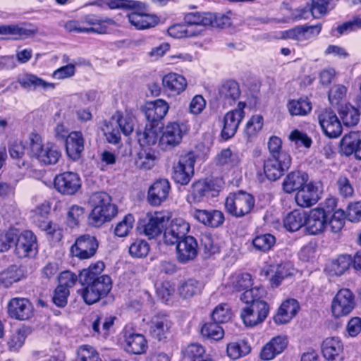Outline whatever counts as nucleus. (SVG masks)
<instances>
[{
    "label": "nucleus",
    "mask_w": 361,
    "mask_h": 361,
    "mask_svg": "<svg viewBox=\"0 0 361 361\" xmlns=\"http://www.w3.org/2000/svg\"><path fill=\"white\" fill-rule=\"evenodd\" d=\"M19 84L24 88L37 90L39 88L47 90L55 88V84L48 82L32 74H27L18 80Z\"/></svg>",
    "instance_id": "nucleus-37"
},
{
    "label": "nucleus",
    "mask_w": 361,
    "mask_h": 361,
    "mask_svg": "<svg viewBox=\"0 0 361 361\" xmlns=\"http://www.w3.org/2000/svg\"><path fill=\"white\" fill-rule=\"evenodd\" d=\"M299 308V304L296 300H286L281 305L277 314L274 317V322L279 324L289 322L295 316Z\"/></svg>",
    "instance_id": "nucleus-29"
},
{
    "label": "nucleus",
    "mask_w": 361,
    "mask_h": 361,
    "mask_svg": "<svg viewBox=\"0 0 361 361\" xmlns=\"http://www.w3.org/2000/svg\"><path fill=\"white\" fill-rule=\"evenodd\" d=\"M78 357L79 361H102L97 350L90 345L80 347Z\"/></svg>",
    "instance_id": "nucleus-64"
},
{
    "label": "nucleus",
    "mask_w": 361,
    "mask_h": 361,
    "mask_svg": "<svg viewBox=\"0 0 361 361\" xmlns=\"http://www.w3.org/2000/svg\"><path fill=\"white\" fill-rule=\"evenodd\" d=\"M322 353L327 361H343V345L336 337L326 338L322 345Z\"/></svg>",
    "instance_id": "nucleus-20"
},
{
    "label": "nucleus",
    "mask_w": 361,
    "mask_h": 361,
    "mask_svg": "<svg viewBox=\"0 0 361 361\" xmlns=\"http://www.w3.org/2000/svg\"><path fill=\"white\" fill-rule=\"evenodd\" d=\"M63 27L68 32L90 33L102 32V28L94 29L93 27H86L82 24L81 20H71L65 23Z\"/></svg>",
    "instance_id": "nucleus-54"
},
{
    "label": "nucleus",
    "mask_w": 361,
    "mask_h": 361,
    "mask_svg": "<svg viewBox=\"0 0 361 361\" xmlns=\"http://www.w3.org/2000/svg\"><path fill=\"white\" fill-rule=\"evenodd\" d=\"M201 333L204 337L219 341L224 335V331L219 323L216 322H207L203 325Z\"/></svg>",
    "instance_id": "nucleus-50"
},
{
    "label": "nucleus",
    "mask_w": 361,
    "mask_h": 361,
    "mask_svg": "<svg viewBox=\"0 0 361 361\" xmlns=\"http://www.w3.org/2000/svg\"><path fill=\"white\" fill-rule=\"evenodd\" d=\"M126 350L131 354L140 355L145 353L147 343L145 338L140 334H131L126 336Z\"/></svg>",
    "instance_id": "nucleus-33"
},
{
    "label": "nucleus",
    "mask_w": 361,
    "mask_h": 361,
    "mask_svg": "<svg viewBox=\"0 0 361 361\" xmlns=\"http://www.w3.org/2000/svg\"><path fill=\"white\" fill-rule=\"evenodd\" d=\"M198 245L196 239L188 235L176 243L177 259L181 263L194 259L197 255Z\"/></svg>",
    "instance_id": "nucleus-19"
},
{
    "label": "nucleus",
    "mask_w": 361,
    "mask_h": 361,
    "mask_svg": "<svg viewBox=\"0 0 361 361\" xmlns=\"http://www.w3.org/2000/svg\"><path fill=\"white\" fill-rule=\"evenodd\" d=\"M38 252L36 235L31 231H23L16 242V255L19 258L33 257Z\"/></svg>",
    "instance_id": "nucleus-11"
},
{
    "label": "nucleus",
    "mask_w": 361,
    "mask_h": 361,
    "mask_svg": "<svg viewBox=\"0 0 361 361\" xmlns=\"http://www.w3.org/2000/svg\"><path fill=\"white\" fill-rule=\"evenodd\" d=\"M84 150V139L80 131H73L69 133L66 140L67 155L73 160L80 158Z\"/></svg>",
    "instance_id": "nucleus-28"
},
{
    "label": "nucleus",
    "mask_w": 361,
    "mask_h": 361,
    "mask_svg": "<svg viewBox=\"0 0 361 361\" xmlns=\"http://www.w3.org/2000/svg\"><path fill=\"white\" fill-rule=\"evenodd\" d=\"M319 125L324 134L330 138L338 137L342 126L336 114L331 109L323 110L318 116Z\"/></svg>",
    "instance_id": "nucleus-15"
},
{
    "label": "nucleus",
    "mask_w": 361,
    "mask_h": 361,
    "mask_svg": "<svg viewBox=\"0 0 361 361\" xmlns=\"http://www.w3.org/2000/svg\"><path fill=\"white\" fill-rule=\"evenodd\" d=\"M188 130V126L184 123L178 121L169 123L163 128L159 137V147L165 151L171 150L181 143L183 137Z\"/></svg>",
    "instance_id": "nucleus-4"
},
{
    "label": "nucleus",
    "mask_w": 361,
    "mask_h": 361,
    "mask_svg": "<svg viewBox=\"0 0 361 361\" xmlns=\"http://www.w3.org/2000/svg\"><path fill=\"white\" fill-rule=\"evenodd\" d=\"M171 185L167 179L156 180L148 190L147 200L152 206H159L169 197Z\"/></svg>",
    "instance_id": "nucleus-18"
},
{
    "label": "nucleus",
    "mask_w": 361,
    "mask_h": 361,
    "mask_svg": "<svg viewBox=\"0 0 361 361\" xmlns=\"http://www.w3.org/2000/svg\"><path fill=\"white\" fill-rule=\"evenodd\" d=\"M266 291L262 287L255 286L247 289L240 296V300L250 305L255 302H265L262 298L265 295Z\"/></svg>",
    "instance_id": "nucleus-52"
},
{
    "label": "nucleus",
    "mask_w": 361,
    "mask_h": 361,
    "mask_svg": "<svg viewBox=\"0 0 361 361\" xmlns=\"http://www.w3.org/2000/svg\"><path fill=\"white\" fill-rule=\"evenodd\" d=\"M162 85L164 91L173 94H180L185 90L187 81L183 75L170 73L163 77Z\"/></svg>",
    "instance_id": "nucleus-30"
},
{
    "label": "nucleus",
    "mask_w": 361,
    "mask_h": 361,
    "mask_svg": "<svg viewBox=\"0 0 361 361\" xmlns=\"http://www.w3.org/2000/svg\"><path fill=\"white\" fill-rule=\"evenodd\" d=\"M345 214L342 209H337L331 214L327 221V226L333 233L339 232L345 224Z\"/></svg>",
    "instance_id": "nucleus-55"
},
{
    "label": "nucleus",
    "mask_w": 361,
    "mask_h": 361,
    "mask_svg": "<svg viewBox=\"0 0 361 361\" xmlns=\"http://www.w3.org/2000/svg\"><path fill=\"white\" fill-rule=\"evenodd\" d=\"M269 312L267 302H255L241 310L240 317L247 326H255L262 323Z\"/></svg>",
    "instance_id": "nucleus-7"
},
{
    "label": "nucleus",
    "mask_w": 361,
    "mask_h": 361,
    "mask_svg": "<svg viewBox=\"0 0 361 361\" xmlns=\"http://www.w3.org/2000/svg\"><path fill=\"white\" fill-rule=\"evenodd\" d=\"M216 161L218 165L228 169L238 166L240 159L238 152L232 151L230 148H226L217 154Z\"/></svg>",
    "instance_id": "nucleus-42"
},
{
    "label": "nucleus",
    "mask_w": 361,
    "mask_h": 361,
    "mask_svg": "<svg viewBox=\"0 0 361 361\" xmlns=\"http://www.w3.org/2000/svg\"><path fill=\"white\" fill-rule=\"evenodd\" d=\"M275 243V237L269 233L257 235L252 240V245L255 249L263 252L271 250Z\"/></svg>",
    "instance_id": "nucleus-51"
},
{
    "label": "nucleus",
    "mask_w": 361,
    "mask_h": 361,
    "mask_svg": "<svg viewBox=\"0 0 361 361\" xmlns=\"http://www.w3.org/2000/svg\"><path fill=\"white\" fill-rule=\"evenodd\" d=\"M341 149L346 156L353 154L361 160V134L358 131H351L345 135L341 142Z\"/></svg>",
    "instance_id": "nucleus-24"
},
{
    "label": "nucleus",
    "mask_w": 361,
    "mask_h": 361,
    "mask_svg": "<svg viewBox=\"0 0 361 361\" xmlns=\"http://www.w3.org/2000/svg\"><path fill=\"white\" fill-rule=\"evenodd\" d=\"M149 245L142 239L135 240L129 247V253L133 257H145L149 252Z\"/></svg>",
    "instance_id": "nucleus-57"
},
{
    "label": "nucleus",
    "mask_w": 361,
    "mask_h": 361,
    "mask_svg": "<svg viewBox=\"0 0 361 361\" xmlns=\"http://www.w3.org/2000/svg\"><path fill=\"white\" fill-rule=\"evenodd\" d=\"M263 117L261 115H255L248 121L245 129V135L250 139L255 136L263 126Z\"/></svg>",
    "instance_id": "nucleus-59"
},
{
    "label": "nucleus",
    "mask_w": 361,
    "mask_h": 361,
    "mask_svg": "<svg viewBox=\"0 0 361 361\" xmlns=\"http://www.w3.org/2000/svg\"><path fill=\"white\" fill-rule=\"evenodd\" d=\"M202 283L193 279H189L180 283L178 287L179 295L183 299H189L200 293Z\"/></svg>",
    "instance_id": "nucleus-39"
},
{
    "label": "nucleus",
    "mask_w": 361,
    "mask_h": 361,
    "mask_svg": "<svg viewBox=\"0 0 361 361\" xmlns=\"http://www.w3.org/2000/svg\"><path fill=\"white\" fill-rule=\"evenodd\" d=\"M114 122L116 127H119L120 130L125 135H128L133 131L135 125L134 118L128 114L122 115L120 112H116L112 117L110 125L113 126Z\"/></svg>",
    "instance_id": "nucleus-41"
},
{
    "label": "nucleus",
    "mask_w": 361,
    "mask_h": 361,
    "mask_svg": "<svg viewBox=\"0 0 361 361\" xmlns=\"http://www.w3.org/2000/svg\"><path fill=\"white\" fill-rule=\"evenodd\" d=\"M169 106L163 99H157L147 103L143 109L146 119L149 124L156 125L166 115Z\"/></svg>",
    "instance_id": "nucleus-21"
},
{
    "label": "nucleus",
    "mask_w": 361,
    "mask_h": 361,
    "mask_svg": "<svg viewBox=\"0 0 361 361\" xmlns=\"http://www.w3.org/2000/svg\"><path fill=\"white\" fill-rule=\"evenodd\" d=\"M118 212L116 206L93 208L88 217V224L91 226L99 227L104 223L110 221Z\"/></svg>",
    "instance_id": "nucleus-22"
},
{
    "label": "nucleus",
    "mask_w": 361,
    "mask_h": 361,
    "mask_svg": "<svg viewBox=\"0 0 361 361\" xmlns=\"http://www.w3.org/2000/svg\"><path fill=\"white\" fill-rule=\"evenodd\" d=\"M328 219V212H325L324 208H314L310 210L307 215L305 212L307 231L311 235L321 233L327 227Z\"/></svg>",
    "instance_id": "nucleus-14"
},
{
    "label": "nucleus",
    "mask_w": 361,
    "mask_h": 361,
    "mask_svg": "<svg viewBox=\"0 0 361 361\" xmlns=\"http://www.w3.org/2000/svg\"><path fill=\"white\" fill-rule=\"evenodd\" d=\"M170 327L171 322L168 317L158 314L154 316L151 321L150 334L152 337L161 341L166 338Z\"/></svg>",
    "instance_id": "nucleus-31"
},
{
    "label": "nucleus",
    "mask_w": 361,
    "mask_h": 361,
    "mask_svg": "<svg viewBox=\"0 0 361 361\" xmlns=\"http://www.w3.org/2000/svg\"><path fill=\"white\" fill-rule=\"evenodd\" d=\"M288 109L292 116H305L312 110V104L307 99H300L290 101Z\"/></svg>",
    "instance_id": "nucleus-49"
},
{
    "label": "nucleus",
    "mask_w": 361,
    "mask_h": 361,
    "mask_svg": "<svg viewBox=\"0 0 361 361\" xmlns=\"http://www.w3.org/2000/svg\"><path fill=\"white\" fill-rule=\"evenodd\" d=\"M99 247L97 239L90 234H84L76 238L70 252L73 257L87 259L94 257Z\"/></svg>",
    "instance_id": "nucleus-5"
},
{
    "label": "nucleus",
    "mask_w": 361,
    "mask_h": 361,
    "mask_svg": "<svg viewBox=\"0 0 361 361\" xmlns=\"http://www.w3.org/2000/svg\"><path fill=\"white\" fill-rule=\"evenodd\" d=\"M190 225L182 218L173 219L164 232V242L165 244L172 245L186 237L189 232Z\"/></svg>",
    "instance_id": "nucleus-12"
},
{
    "label": "nucleus",
    "mask_w": 361,
    "mask_h": 361,
    "mask_svg": "<svg viewBox=\"0 0 361 361\" xmlns=\"http://www.w3.org/2000/svg\"><path fill=\"white\" fill-rule=\"evenodd\" d=\"M211 13L209 12H189L184 15L183 20L189 27L202 26L208 27L212 23Z\"/></svg>",
    "instance_id": "nucleus-36"
},
{
    "label": "nucleus",
    "mask_w": 361,
    "mask_h": 361,
    "mask_svg": "<svg viewBox=\"0 0 361 361\" xmlns=\"http://www.w3.org/2000/svg\"><path fill=\"white\" fill-rule=\"evenodd\" d=\"M208 188L205 180H200L192 183L191 186L190 193L187 197V201L190 204H195L201 202L204 200V197L209 194Z\"/></svg>",
    "instance_id": "nucleus-44"
},
{
    "label": "nucleus",
    "mask_w": 361,
    "mask_h": 361,
    "mask_svg": "<svg viewBox=\"0 0 361 361\" xmlns=\"http://www.w3.org/2000/svg\"><path fill=\"white\" fill-rule=\"evenodd\" d=\"M168 33L173 38L196 37L202 35V32L195 30L184 22L183 24H175L168 28Z\"/></svg>",
    "instance_id": "nucleus-35"
},
{
    "label": "nucleus",
    "mask_w": 361,
    "mask_h": 361,
    "mask_svg": "<svg viewBox=\"0 0 361 361\" xmlns=\"http://www.w3.org/2000/svg\"><path fill=\"white\" fill-rule=\"evenodd\" d=\"M134 221L135 219L132 214L126 215L121 221L117 224L114 233L118 237L126 236L132 229Z\"/></svg>",
    "instance_id": "nucleus-62"
},
{
    "label": "nucleus",
    "mask_w": 361,
    "mask_h": 361,
    "mask_svg": "<svg viewBox=\"0 0 361 361\" xmlns=\"http://www.w3.org/2000/svg\"><path fill=\"white\" fill-rule=\"evenodd\" d=\"M290 275H291V271L289 264H284L279 265L274 275L270 279L271 287H278L281 281Z\"/></svg>",
    "instance_id": "nucleus-61"
},
{
    "label": "nucleus",
    "mask_w": 361,
    "mask_h": 361,
    "mask_svg": "<svg viewBox=\"0 0 361 361\" xmlns=\"http://www.w3.org/2000/svg\"><path fill=\"white\" fill-rule=\"evenodd\" d=\"M195 156L190 152L182 155L178 162L173 166V179L177 183L187 185L194 175Z\"/></svg>",
    "instance_id": "nucleus-6"
},
{
    "label": "nucleus",
    "mask_w": 361,
    "mask_h": 361,
    "mask_svg": "<svg viewBox=\"0 0 361 361\" xmlns=\"http://www.w3.org/2000/svg\"><path fill=\"white\" fill-rule=\"evenodd\" d=\"M310 28H307L304 26H297L293 29L286 30L283 32V38L292 39L298 42H302L308 39V30Z\"/></svg>",
    "instance_id": "nucleus-60"
},
{
    "label": "nucleus",
    "mask_w": 361,
    "mask_h": 361,
    "mask_svg": "<svg viewBox=\"0 0 361 361\" xmlns=\"http://www.w3.org/2000/svg\"><path fill=\"white\" fill-rule=\"evenodd\" d=\"M128 18L129 23L139 30L153 27L157 23V18L155 16L137 12L128 14Z\"/></svg>",
    "instance_id": "nucleus-38"
},
{
    "label": "nucleus",
    "mask_w": 361,
    "mask_h": 361,
    "mask_svg": "<svg viewBox=\"0 0 361 361\" xmlns=\"http://www.w3.org/2000/svg\"><path fill=\"white\" fill-rule=\"evenodd\" d=\"M82 24L85 25V23H87L89 27H93L94 29L102 28L104 32H97V34H105L106 33L107 27L104 25L105 23L109 25H114L115 21L111 18L107 17H99L94 14H89L83 16L81 19Z\"/></svg>",
    "instance_id": "nucleus-45"
},
{
    "label": "nucleus",
    "mask_w": 361,
    "mask_h": 361,
    "mask_svg": "<svg viewBox=\"0 0 361 361\" xmlns=\"http://www.w3.org/2000/svg\"><path fill=\"white\" fill-rule=\"evenodd\" d=\"M283 226L289 231H298L305 226V212L295 209L289 212L283 219Z\"/></svg>",
    "instance_id": "nucleus-34"
},
{
    "label": "nucleus",
    "mask_w": 361,
    "mask_h": 361,
    "mask_svg": "<svg viewBox=\"0 0 361 361\" xmlns=\"http://www.w3.org/2000/svg\"><path fill=\"white\" fill-rule=\"evenodd\" d=\"M352 262L350 255H340L337 259H334L328 266V271L331 276H341L349 269Z\"/></svg>",
    "instance_id": "nucleus-40"
},
{
    "label": "nucleus",
    "mask_w": 361,
    "mask_h": 361,
    "mask_svg": "<svg viewBox=\"0 0 361 361\" xmlns=\"http://www.w3.org/2000/svg\"><path fill=\"white\" fill-rule=\"evenodd\" d=\"M8 314L17 320H27L33 314V307L29 300L24 298H13L8 303Z\"/></svg>",
    "instance_id": "nucleus-16"
},
{
    "label": "nucleus",
    "mask_w": 361,
    "mask_h": 361,
    "mask_svg": "<svg viewBox=\"0 0 361 361\" xmlns=\"http://www.w3.org/2000/svg\"><path fill=\"white\" fill-rule=\"evenodd\" d=\"M308 175L303 171H296L289 173L282 183L285 192L290 194L303 188L308 181Z\"/></svg>",
    "instance_id": "nucleus-27"
},
{
    "label": "nucleus",
    "mask_w": 361,
    "mask_h": 361,
    "mask_svg": "<svg viewBox=\"0 0 361 361\" xmlns=\"http://www.w3.org/2000/svg\"><path fill=\"white\" fill-rule=\"evenodd\" d=\"M336 186L339 194L344 197H352L354 194L353 187L350 180L345 175H340L338 177Z\"/></svg>",
    "instance_id": "nucleus-63"
},
{
    "label": "nucleus",
    "mask_w": 361,
    "mask_h": 361,
    "mask_svg": "<svg viewBox=\"0 0 361 361\" xmlns=\"http://www.w3.org/2000/svg\"><path fill=\"white\" fill-rule=\"evenodd\" d=\"M190 214L199 222L212 228H217L224 221V215L219 210L208 211L195 209L190 211Z\"/></svg>",
    "instance_id": "nucleus-23"
},
{
    "label": "nucleus",
    "mask_w": 361,
    "mask_h": 361,
    "mask_svg": "<svg viewBox=\"0 0 361 361\" xmlns=\"http://www.w3.org/2000/svg\"><path fill=\"white\" fill-rule=\"evenodd\" d=\"M31 154L44 164H55L61 157L58 147L52 144L42 145V138L37 133L29 136Z\"/></svg>",
    "instance_id": "nucleus-3"
},
{
    "label": "nucleus",
    "mask_w": 361,
    "mask_h": 361,
    "mask_svg": "<svg viewBox=\"0 0 361 361\" xmlns=\"http://www.w3.org/2000/svg\"><path fill=\"white\" fill-rule=\"evenodd\" d=\"M355 307V295L348 288L339 290L331 302V312L336 317L347 316Z\"/></svg>",
    "instance_id": "nucleus-8"
},
{
    "label": "nucleus",
    "mask_w": 361,
    "mask_h": 361,
    "mask_svg": "<svg viewBox=\"0 0 361 361\" xmlns=\"http://www.w3.org/2000/svg\"><path fill=\"white\" fill-rule=\"evenodd\" d=\"M54 186L61 194L73 195L81 188V180L76 173L64 172L54 178Z\"/></svg>",
    "instance_id": "nucleus-13"
},
{
    "label": "nucleus",
    "mask_w": 361,
    "mask_h": 361,
    "mask_svg": "<svg viewBox=\"0 0 361 361\" xmlns=\"http://www.w3.org/2000/svg\"><path fill=\"white\" fill-rule=\"evenodd\" d=\"M339 114L343 124L346 126H356L360 121L359 110L350 104L341 106Z\"/></svg>",
    "instance_id": "nucleus-46"
},
{
    "label": "nucleus",
    "mask_w": 361,
    "mask_h": 361,
    "mask_svg": "<svg viewBox=\"0 0 361 361\" xmlns=\"http://www.w3.org/2000/svg\"><path fill=\"white\" fill-rule=\"evenodd\" d=\"M245 102H240L238 107L227 112L224 116L221 137L224 140H228L233 137L237 132L240 122L245 116Z\"/></svg>",
    "instance_id": "nucleus-9"
},
{
    "label": "nucleus",
    "mask_w": 361,
    "mask_h": 361,
    "mask_svg": "<svg viewBox=\"0 0 361 361\" xmlns=\"http://www.w3.org/2000/svg\"><path fill=\"white\" fill-rule=\"evenodd\" d=\"M232 316L229 306L226 303L218 305L212 313V319L219 324L228 322Z\"/></svg>",
    "instance_id": "nucleus-56"
},
{
    "label": "nucleus",
    "mask_w": 361,
    "mask_h": 361,
    "mask_svg": "<svg viewBox=\"0 0 361 361\" xmlns=\"http://www.w3.org/2000/svg\"><path fill=\"white\" fill-rule=\"evenodd\" d=\"M241 94L239 84L233 80L223 82L219 88V99L224 105H233Z\"/></svg>",
    "instance_id": "nucleus-26"
},
{
    "label": "nucleus",
    "mask_w": 361,
    "mask_h": 361,
    "mask_svg": "<svg viewBox=\"0 0 361 361\" xmlns=\"http://www.w3.org/2000/svg\"><path fill=\"white\" fill-rule=\"evenodd\" d=\"M252 285V276L247 273L234 274L230 278L229 286L235 291L246 290Z\"/></svg>",
    "instance_id": "nucleus-47"
},
{
    "label": "nucleus",
    "mask_w": 361,
    "mask_h": 361,
    "mask_svg": "<svg viewBox=\"0 0 361 361\" xmlns=\"http://www.w3.org/2000/svg\"><path fill=\"white\" fill-rule=\"evenodd\" d=\"M319 195L320 191L318 186L310 182L296 192L295 201L300 207H310L319 201Z\"/></svg>",
    "instance_id": "nucleus-17"
},
{
    "label": "nucleus",
    "mask_w": 361,
    "mask_h": 361,
    "mask_svg": "<svg viewBox=\"0 0 361 361\" xmlns=\"http://www.w3.org/2000/svg\"><path fill=\"white\" fill-rule=\"evenodd\" d=\"M254 205V197L243 190L230 193L225 200L226 211L237 218L248 214Z\"/></svg>",
    "instance_id": "nucleus-2"
},
{
    "label": "nucleus",
    "mask_w": 361,
    "mask_h": 361,
    "mask_svg": "<svg viewBox=\"0 0 361 361\" xmlns=\"http://www.w3.org/2000/svg\"><path fill=\"white\" fill-rule=\"evenodd\" d=\"M50 207L47 204H42L32 211V219L34 224L43 230H48L50 228V222L48 220V215Z\"/></svg>",
    "instance_id": "nucleus-43"
},
{
    "label": "nucleus",
    "mask_w": 361,
    "mask_h": 361,
    "mask_svg": "<svg viewBox=\"0 0 361 361\" xmlns=\"http://www.w3.org/2000/svg\"><path fill=\"white\" fill-rule=\"evenodd\" d=\"M105 266L98 261L84 269L79 274V283L85 286L81 295L87 305H92L105 297L111 289V279L108 275H101Z\"/></svg>",
    "instance_id": "nucleus-1"
},
{
    "label": "nucleus",
    "mask_w": 361,
    "mask_h": 361,
    "mask_svg": "<svg viewBox=\"0 0 361 361\" xmlns=\"http://www.w3.org/2000/svg\"><path fill=\"white\" fill-rule=\"evenodd\" d=\"M26 338L27 329L25 328L18 329L13 331L7 341L9 351L18 352L24 345Z\"/></svg>",
    "instance_id": "nucleus-48"
},
{
    "label": "nucleus",
    "mask_w": 361,
    "mask_h": 361,
    "mask_svg": "<svg viewBox=\"0 0 361 361\" xmlns=\"http://www.w3.org/2000/svg\"><path fill=\"white\" fill-rule=\"evenodd\" d=\"M154 124H147L145 130L139 135V141L142 145H154L158 140L157 129Z\"/></svg>",
    "instance_id": "nucleus-58"
},
{
    "label": "nucleus",
    "mask_w": 361,
    "mask_h": 361,
    "mask_svg": "<svg viewBox=\"0 0 361 361\" xmlns=\"http://www.w3.org/2000/svg\"><path fill=\"white\" fill-rule=\"evenodd\" d=\"M250 352V347L245 341L229 343L227 346V354L233 360H236L247 355Z\"/></svg>",
    "instance_id": "nucleus-53"
},
{
    "label": "nucleus",
    "mask_w": 361,
    "mask_h": 361,
    "mask_svg": "<svg viewBox=\"0 0 361 361\" xmlns=\"http://www.w3.org/2000/svg\"><path fill=\"white\" fill-rule=\"evenodd\" d=\"M291 164L288 154H282L279 157H269L264 163V171L270 180H276L287 171Z\"/></svg>",
    "instance_id": "nucleus-10"
},
{
    "label": "nucleus",
    "mask_w": 361,
    "mask_h": 361,
    "mask_svg": "<svg viewBox=\"0 0 361 361\" xmlns=\"http://www.w3.org/2000/svg\"><path fill=\"white\" fill-rule=\"evenodd\" d=\"M169 216L164 212H155L152 214L144 228V233L149 239L159 236L166 226Z\"/></svg>",
    "instance_id": "nucleus-25"
},
{
    "label": "nucleus",
    "mask_w": 361,
    "mask_h": 361,
    "mask_svg": "<svg viewBox=\"0 0 361 361\" xmlns=\"http://www.w3.org/2000/svg\"><path fill=\"white\" fill-rule=\"evenodd\" d=\"M25 276V267L16 264L9 266L0 274V283L4 287H9Z\"/></svg>",
    "instance_id": "nucleus-32"
}]
</instances>
